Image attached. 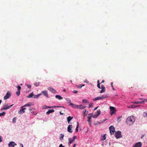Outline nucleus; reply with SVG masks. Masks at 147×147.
<instances>
[{"instance_id":"obj_1","label":"nucleus","mask_w":147,"mask_h":147,"mask_svg":"<svg viewBox=\"0 0 147 147\" xmlns=\"http://www.w3.org/2000/svg\"><path fill=\"white\" fill-rule=\"evenodd\" d=\"M135 118L133 116H131L128 117L126 121V123L129 125H132L135 121Z\"/></svg>"},{"instance_id":"obj_2","label":"nucleus","mask_w":147,"mask_h":147,"mask_svg":"<svg viewBox=\"0 0 147 147\" xmlns=\"http://www.w3.org/2000/svg\"><path fill=\"white\" fill-rule=\"evenodd\" d=\"M110 113L111 115L115 113L116 111V109L113 107L110 106Z\"/></svg>"},{"instance_id":"obj_3","label":"nucleus","mask_w":147,"mask_h":147,"mask_svg":"<svg viewBox=\"0 0 147 147\" xmlns=\"http://www.w3.org/2000/svg\"><path fill=\"white\" fill-rule=\"evenodd\" d=\"M13 104L8 106L7 105H4L3 106L2 108L1 109L2 110H5L9 109L11 108L13 105Z\"/></svg>"},{"instance_id":"obj_4","label":"nucleus","mask_w":147,"mask_h":147,"mask_svg":"<svg viewBox=\"0 0 147 147\" xmlns=\"http://www.w3.org/2000/svg\"><path fill=\"white\" fill-rule=\"evenodd\" d=\"M86 107L85 106H83L82 105H75L74 107L76 108L79 109H83Z\"/></svg>"},{"instance_id":"obj_5","label":"nucleus","mask_w":147,"mask_h":147,"mask_svg":"<svg viewBox=\"0 0 147 147\" xmlns=\"http://www.w3.org/2000/svg\"><path fill=\"white\" fill-rule=\"evenodd\" d=\"M109 129L111 135L113 134L115 131V129L114 126L111 125L109 127Z\"/></svg>"},{"instance_id":"obj_6","label":"nucleus","mask_w":147,"mask_h":147,"mask_svg":"<svg viewBox=\"0 0 147 147\" xmlns=\"http://www.w3.org/2000/svg\"><path fill=\"white\" fill-rule=\"evenodd\" d=\"M115 136L117 139H118L121 137V132L118 131L115 133Z\"/></svg>"},{"instance_id":"obj_7","label":"nucleus","mask_w":147,"mask_h":147,"mask_svg":"<svg viewBox=\"0 0 147 147\" xmlns=\"http://www.w3.org/2000/svg\"><path fill=\"white\" fill-rule=\"evenodd\" d=\"M100 113V110H98L97 112L95 113V114L93 116L94 118H96L97 117Z\"/></svg>"},{"instance_id":"obj_8","label":"nucleus","mask_w":147,"mask_h":147,"mask_svg":"<svg viewBox=\"0 0 147 147\" xmlns=\"http://www.w3.org/2000/svg\"><path fill=\"white\" fill-rule=\"evenodd\" d=\"M142 146L141 142H139L136 143L132 146V147H141Z\"/></svg>"},{"instance_id":"obj_9","label":"nucleus","mask_w":147,"mask_h":147,"mask_svg":"<svg viewBox=\"0 0 147 147\" xmlns=\"http://www.w3.org/2000/svg\"><path fill=\"white\" fill-rule=\"evenodd\" d=\"M66 99L67 102L69 103V105L72 106V107H74L75 104H72L71 102L70 99L69 98H67Z\"/></svg>"},{"instance_id":"obj_10","label":"nucleus","mask_w":147,"mask_h":147,"mask_svg":"<svg viewBox=\"0 0 147 147\" xmlns=\"http://www.w3.org/2000/svg\"><path fill=\"white\" fill-rule=\"evenodd\" d=\"M10 96V93L8 91L6 95L4 97V100H6Z\"/></svg>"},{"instance_id":"obj_11","label":"nucleus","mask_w":147,"mask_h":147,"mask_svg":"<svg viewBox=\"0 0 147 147\" xmlns=\"http://www.w3.org/2000/svg\"><path fill=\"white\" fill-rule=\"evenodd\" d=\"M21 109H20V111H18V113L19 114H21L22 113H24L25 112V110L26 109V108H23V107H21Z\"/></svg>"},{"instance_id":"obj_12","label":"nucleus","mask_w":147,"mask_h":147,"mask_svg":"<svg viewBox=\"0 0 147 147\" xmlns=\"http://www.w3.org/2000/svg\"><path fill=\"white\" fill-rule=\"evenodd\" d=\"M16 145V144L13 142H11L8 144L9 147H14V146Z\"/></svg>"},{"instance_id":"obj_13","label":"nucleus","mask_w":147,"mask_h":147,"mask_svg":"<svg viewBox=\"0 0 147 147\" xmlns=\"http://www.w3.org/2000/svg\"><path fill=\"white\" fill-rule=\"evenodd\" d=\"M72 125H69L67 127V131L69 133H72Z\"/></svg>"},{"instance_id":"obj_14","label":"nucleus","mask_w":147,"mask_h":147,"mask_svg":"<svg viewBox=\"0 0 147 147\" xmlns=\"http://www.w3.org/2000/svg\"><path fill=\"white\" fill-rule=\"evenodd\" d=\"M42 93L46 97L48 98L49 97L47 93V90H44L42 92Z\"/></svg>"},{"instance_id":"obj_15","label":"nucleus","mask_w":147,"mask_h":147,"mask_svg":"<svg viewBox=\"0 0 147 147\" xmlns=\"http://www.w3.org/2000/svg\"><path fill=\"white\" fill-rule=\"evenodd\" d=\"M48 90L51 92L54 93L56 92V90H54L52 87H50L48 88Z\"/></svg>"},{"instance_id":"obj_16","label":"nucleus","mask_w":147,"mask_h":147,"mask_svg":"<svg viewBox=\"0 0 147 147\" xmlns=\"http://www.w3.org/2000/svg\"><path fill=\"white\" fill-rule=\"evenodd\" d=\"M53 107H51V106H47L46 105H45L43 106H42V109H48V108H52Z\"/></svg>"},{"instance_id":"obj_17","label":"nucleus","mask_w":147,"mask_h":147,"mask_svg":"<svg viewBox=\"0 0 147 147\" xmlns=\"http://www.w3.org/2000/svg\"><path fill=\"white\" fill-rule=\"evenodd\" d=\"M73 118V117H71L70 116L68 117L67 118V119L68 123V124L70 123H69L70 121Z\"/></svg>"},{"instance_id":"obj_18","label":"nucleus","mask_w":147,"mask_h":147,"mask_svg":"<svg viewBox=\"0 0 147 147\" xmlns=\"http://www.w3.org/2000/svg\"><path fill=\"white\" fill-rule=\"evenodd\" d=\"M132 103L136 104H144V101H135L132 102Z\"/></svg>"},{"instance_id":"obj_19","label":"nucleus","mask_w":147,"mask_h":147,"mask_svg":"<svg viewBox=\"0 0 147 147\" xmlns=\"http://www.w3.org/2000/svg\"><path fill=\"white\" fill-rule=\"evenodd\" d=\"M54 111H55L53 109H49L48 110V111L47 112L46 114H49L51 113H52L53 112H54Z\"/></svg>"},{"instance_id":"obj_20","label":"nucleus","mask_w":147,"mask_h":147,"mask_svg":"<svg viewBox=\"0 0 147 147\" xmlns=\"http://www.w3.org/2000/svg\"><path fill=\"white\" fill-rule=\"evenodd\" d=\"M139 106H140V105L135 106L134 105H130L129 106H127L129 108H134L137 107H139Z\"/></svg>"},{"instance_id":"obj_21","label":"nucleus","mask_w":147,"mask_h":147,"mask_svg":"<svg viewBox=\"0 0 147 147\" xmlns=\"http://www.w3.org/2000/svg\"><path fill=\"white\" fill-rule=\"evenodd\" d=\"M42 94L41 93L37 95H33V98H37L38 97H39L40 95H41Z\"/></svg>"},{"instance_id":"obj_22","label":"nucleus","mask_w":147,"mask_h":147,"mask_svg":"<svg viewBox=\"0 0 147 147\" xmlns=\"http://www.w3.org/2000/svg\"><path fill=\"white\" fill-rule=\"evenodd\" d=\"M101 99V97L100 96H98L94 98L93 99V100L94 101H96L97 100H100Z\"/></svg>"},{"instance_id":"obj_23","label":"nucleus","mask_w":147,"mask_h":147,"mask_svg":"<svg viewBox=\"0 0 147 147\" xmlns=\"http://www.w3.org/2000/svg\"><path fill=\"white\" fill-rule=\"evenodd\" d=\"M55 97L59 100H61L63 99V98L61 96L59 95H56L55 96Z\"/></svg>"},{"instance_id":"obj_24","label":"nucleus","mask_w":147,"mask_h":147,"mask_svg":"<svg viewBox=\"0 0 147 147\" xmlns=\"http://www.w3.org/2000/svg\"><path fill=\"white\" fill-rule=\"evenodd\" d=\"M88 120L87 121L88 122V123L90 124V126L91 125V117H89V116L88 117Z\"/></svg>"},{"instance_id":"obj_25","label":"nucleus","mask_w":147,"mask_h":147,"mask_svg":"<svg viewBox=\"0 0 147 147\" xmlns=\"http://www.w3.org/2000/svg\"><path fill=\"white\" fill-rule=\"evenodd\" d=\"M109 96V95L108 94H105L102 96V99H105L108 97Z\"/></svg>"},{"instance_id":"obj_26","label":"nucleus","mask_w":147,"mask_h":147,"mask_svg":"<svg viewBox=\"0 0 147 147\" xmlns=\"http://www.w3.org/2000/svg\"><path fill=\"white\" fill-rule=\"evenodd\" d=\"M88 111L86 110H85V111H84V114L83 115L84 116H86L87 115H88Z\"/></svg>"},{"instance_id":"obj_27","label":"nucleus","mask_w":147,"mask_h":147,"mask_svg":"<svg viewBox=\"0 0 147 147\" xmlns=\"http://www.w3.org/2000/svg\"><path fill=\"white\" fill-rule=\"evenodd\" d=\"M105 91V89L103 85H102V93L103 92Z\"/></svg>"},{"instance_id":"obj_28","label":"nucleus","mask_w":147,"mask_h":147,"mask_svg":"<svg viewBox=\"0 0 147 147\" xmlns=\"http://www.w3.org/2000/svg\"><path fill=\"white\" fill-rule=\"evenodd\" d=\"M33 108H32V107H31L30 108V112L34 114V115H36V113L35 114L34 112V111H33Z\"/></svg>"},{"instance_id":"obj_29","label":"nucleus","mask_w":147,"mask_h":147,"mask_svg":"<svg viewBox=\"0 0 147 147\" xmlns=\"http://www.w3.org/2000/svg\"><path fill=\"white\" fill-rule=\"evenodd\" d=\"M33 92L30 93L27 97V98H30L32 97H33Z\"/></svg>"},{"instance_id":"obj_30","label":"nucleus","mask_w":147,"mask_h":147,"mask_svg":"<svg viewBox=\"0 0 147 147\" xmlns=\"http://www.w3.org/2000/svg\"><path fill=\"white\" fill-rule=\"evenodd\" d=\"M69 144H71L74 141L73 139H71V138H69Z\"/></svg>"},{"instance_id":"obj_31","label":"nucleus","mask_w":147,"mask_h":147,"mask_svg":"<svg viewBox=\"0 0 147 147\" xmlns=\"http://www.w3.org/2000/svg\"><path fill=\"white\" fill-rule=\"evenodd\" d=\"M64 136V135L63 134H61L60 135L59 138L60 140H63V137Z\"/></svg>"},{"instance_id":"obj_32","label":"nucleus","mask_w":147,"mask_h":147,"mask_svg":"<svg viewBox=\"0 0 147 147\" xmlns=\"http://www.w3.org/2000/svg\"><path fill=\"white\" fill-rule=\"evenodd\" d=\"M85 86L84 84H80L79 86H76L79 88H81L82 86Z\"/></svg>"},{"instance_id":"obj_33","label":"nucleus","mask_w":147,"mask_h":147,"mask_svg":"<svg viewBox=\"0 0 147 147\" xmlns=\"http://www.w3.org/2000/svg\"><path fill=\"white\" fill-rule=\"evenodd\" d=\"M106 134H105L103 136L102 138V140H105L106 139Z\"/></svg>"},{"instance_id":"obj_34","label":"nucleus","mask_w":147,"mask_h":147,"mask_svg":"<svg viewBox=\"0 0 147 147\" xmlns=\"http://www.w3.org/2000/svg\"><path fill=\"white\" fill-rule=\"evenodd\" d=\"M82 102L83 103H88V100L85 99H84L83 100Z\"/></svg>"},{"instance_id":"obj_35","label":"nucleus","mask_w":147,"mask_h":147,"mask_svg":"<svg viewBox=\"0 0 147 147\" xmlns=\"http://www.w3.org/2000/svg\"><path fill=\"white\" fill-rule=\"evenodd\" d=\"M99 81L98 80L97 81V87L100 89V83H99Z\"/></svg>"},{"instance_id":"obj_36","label":"nucleus","mask_w":147,"mask_h":147,"mask_svg":"<svg viewBox=\"0 0 147 147\" xmlns=\"http://www.w3.org/2000/svg\"><path fill=\"white\" fill-rule=\"evenodd\" d=\"M34 85L36 86H38L39 85V82H36L34 83Z\"/></svg>"},{"instance_id":"obj_37","label":"nucleus","mask_w":147,"mask_h":147,"mask_svg":"<svg viewBox=\"0 0 147 147\" xmlns=\"http://www.w3.org/2000/svg\"><path fill=\"white\" fill-rule=\"evenodd\" d=\"M5 114V113L4 112H3L2 113H0V117L4 115Z\"/></svg>"},{"instance_id":"obj_38","label":"nucleus","mask_w":147,"mask_h":147,"mask_svg":"<svg viewBox=\"0 0 147 147\" xmlns=\"http://www.w3.org/2000/svg\"><path fill=\"white\" fill-rule=\"evenodd\" d=\"M78 125H77V127H76V131L77 132H78Z\"/></svg>"},{"instance_id":"obj_39","label":"nucleus","mask_w":147,"mask_h":147,"mask_svg":"<svg viewBox=\"0 0 147 147\" xmlns=\"http://www.w3.org/2000/svg\"><path fill=\"white\" fill-rule=\"evenodd\" d=\"M30 105H29L28 104H27L25 105H24V106H22V107H26L27 106L29 107V106H30Z\"/></svg>"},{"instance_id":"obj_40","label":"nucleus","mask_w":147,"mask_h":147,"mask_svg":"<svg viewBox=\"0 0 147 147\" xmlns=\"http://www.w3.org/2000/svg\"><path fill=\"white\" fill-rule=\"evenodd\" d=\"M16 119L15 117L13 118L12 119V122L13 123L16 122Z\"/></svg>"},{"instance_id":"obj_41","label":"nucleus","mask_w":147,"mask_h":147,"mask_svg":"<svg viewBox=\"0 0 147 147\" xmlns=\"http://www.w3.org/2000/svg\"><path fill=\"white\" fill-rule=\"evenodd\" d=\"M139 99L141 100H142V101H144V102H147V99H144L143 98H140Z\"/></svg>"},{"instance_id":"obj_42","label":"nucleus","mask_w":147,"mask_h":147,"mask_svg":"<svg viewBox=\"0 0 147 147\" xmlns=\"http://www.w3.org/2000/svg\"><path fill=\"white\" fill-rule=\"evenodd\" d=\"M20 94V91H18L16 92V94L18 96H19Z\"/></svg>"},{"instance_id":"obj_43","label":"nucleus","mask_w":147,"mask_h":147,"mask_svg":"<svg viewBox=\"0 0 147 147\" xmlns=\"http://www.w3.org/2000/svg\"><path fill=\"white\" fill-rule=\"evenodd\" d=\"M93 113H90L88 114V116L89 117H91V118L92 117H93Z\"/></svg>"},{"instance_id":"obj_44","label":"nucleus","mask_w":147,"mask_h":147,"mask_svg":"<svg viewBox=\"0 0 147 147\" xmlns=\"http://www.w3.org/2000/svg\"><path fill=\"white\" fill-rule=\"evenodd\" d=\"M52 107H53V108L59 107H63V108H65L64 107H63V106L59 107L58 106H53Z\"/></svg>"},{"instance_id":"obj_45","label":"nucleus","mask_w":147,"mask_h":147,"mask_svg":"<svg viewBox=\"0 0 147 147\" xmlns=\"http://www.w3.org/2000/svg\"><path fill=\"white\" fill-rule=\"evenodd\" d=\"M18 90L20 91V90L21 89V87L20 86H18Z\"/></svg>"},{"instance_id":"obj_46","label":"nucleus","mask_w":147,"mask_h":147,"mask_svg":"<svg viewBox=\"0 0 147 147\" xmlns=\"http://www.w3.org/2000/svg\"><path fill=\"white\" fill-rule=\"evenodd\" d=\"M27 87L29 89H30L31 88V86L29 84H27L26 85Z\"/></svg>"},{"instance_id":"obj_47","label":"nucleus","mask_w":147,"mask_h":147,"mask_svg":"<svg viewBox=\"0 0 147 147\" xmlns=\"http://www.w3.org/2000/svg\"><path fill=\"white\" fill-rule=\"evenodd\" d=\"M93 107V106L92 105V103H90L89 104V108H92Z\"/></svg>"},{"instance_id":"obj_48","label":"nucleus","mask_w":147,"mask_h":147,"mask_svg":"<svg viewBox=\"0 0 147 147\" xmlns=\"http://www.w3.org/2000/svg\"><path fill=\"white\" fill-rule=\"evenodd\" d=\"M73 92L74 93L76 94V93H77L78 92V91L74 90L73 91Z\"/></svg>"},{"instance_id":"obj_49","label":"nucleus","mask_w":147,"mask_h":147,"mask_svg":"<svg viewBox=\"0 0 147 147\" xmlns=\"http://www.w3.org/2000/svg\"><path fill=\"white\" fill-rule=\"evenodd\" d=\"M59 147H65V146H63L62 144H61L59 145Z\"/></svg>"},{"instance_id":"obj_50","label":"nucleus","mask_w":147,"mask_h":147,"mask_svg":"<svg viewBox=\"0 0 147 147\" xmlns=\"http://www.w3.org/2000/svg\"><path fill=\"white\" fill-rule=\"evenodd\" d=\"M77 138V137L76 136H74L73 138V140H75Z\"/></svg>"},{"instance_id":"obj_51","label":"nucleus","mask_w":147,"mask_h":147,"mask_svg":"<svg viewBox=\"0 0 147 147\" xmlns=\"http://www.w3.org/2000/svg\"><path fill=\"white\" fill-rule=\"evenodd\" d=\"M107 119H106L102 120V123L104 122L106 120H107Z\"/></svg>"},{"instance_id":"obj_52","label":"nucleus","mask_w":147,"mask_h":147,"mask_svg":"<svg viewBox=\"0 0 147 147\" xmlns=\"http://www.w3.org/2000/svg\"><path fill=\"white\" fill-rule=\"evenodd\" d=\"M2 141V139L1 138V136H0V142H1Z\"/></svg>"},{"instance_id":"obj_53","label":"nucleus","mask_w":147,"mask_h":147,"mask_svg":"<svg viewBox=\"0 0 147 147\" xmlns=\"http://www.w3.org/2000/svg\"><path fill=\"white\" fill-rule=\"evenodd\" d=\"M20 146H21V147H23V145L22 144H20Z\"/></svg>"},{"instance_id":"obj_54","label":"nucleus","mask_w":147,"mask_h":147,"mask_svg":"<svg viewBox=\"0 0 147 147\" xmlns=\"http://www.w3.org/2000/svg\"><path fill=\"white\" fill-rule=\"evenodd\" d=\"M60 114L61 115H62L63 114V113H61V111L60 112Z\"/></svg>"},{"instance_id":"obj_55","label":"nucleus","mask_w":147,"mask_h":147,"mask_svg":"<svg viewBox=\"0 0 147 147\" xmlns=\"http://www.w3.org/2000/svg\"><path fill=\"white\" fill-rule=\"evenodd\" d=\"M111 87L113 88V83H111Z\"/></svg>"},{"instance_id":"obj_56","label":"nucleus","mask_w":147,"mask_h":147,"mask_svg":"<svg viewBox=\"0 0 147 147\" xmlns=\"http://www.w3.org/2000/svg\"><path fill=\"white\" fill-rule=\"evenodd\" d=\"M144 135H142V136L141 137V138L142 139L144 137Z\"/></svg>"},{"instance_id":"obj_57","label":"nucleus","mask_w":147,"mask_h":147,"mask_svg":"<svg viewBox=\"0 0 147 147\" xmlns=\"http://www.w3.org/2000/svg\"><path fill=\"white\" fill-rule=\"evenodd\" d=\"M84 82H86V83H88L89 82L87 80H86V81H85Z\"/></svg>"},{"instance_id":"obj_58","label":"nucleus","mask_w":147,"mask_h":147,"mask_svg":"<svg viewBox=\"0 0 147 147\" xmlns=\"http://www.w3.org/2000/svg\"><path fill=\"white\" fill-rule=\"evenodd\" d=\"M120 118H118V120H117V121H119H119H120Z\"/></svg>"},{"instance_id":"obj_59","label":"nucleus","mask_w":147,"mask_h":147,"mask_svg":"<svg viewBox=\"0 0 147 147\" xmlns=\"http://www.w3.org/2000/svg\"><path fill=\"white\" fill-rule=\"evenodd\" d=\"M98 107H96V108H95L94 109V110H96V109H97V108H98Z\"/></svg>"},{"instance_id":"obj_60","label":"nucleus","mask_w":147,"mask_h":147,"mask_svg":"<svg viewBox=\"0 0 147 147\" xmlns=\"http://www.w3.org/2000/svg\"><path fill=\"white\" fill-rule=\"evenodd\" d=\"M76 146V144H75L74 145V146H73V147H75Z\"/></svg>"},{"instance_id":"obj_61","label":"nucleus","mask_w":147,"mask_h":147,"mask_svg":"<svg viewBox=\"0 0 147 147\" xmlns=\"http://www.w3.org/2000/svg\"><path fill=\"white\" fill-rule=\"evenodd\" d=\"M104 82V80H102V83H103Z\"/></svg>"},{"instance_id":"obj_62","label":"nucleus","mask_w":147,"mask_h":147,"mask_svg":"<svg viewBox=\"0 0 147 147\" xmlns=\"http://www.w3.org/2000/svg\"><path fill=\"white\" fill-rule=\"evenodd\" d=\"M2 102V100H0V104Z\"/></svg>"},{"instance_id":"obj_63","label":"nucleus","mask_w":147,"mask_h":147,"mask_svg":"<svg viewBox=\"0 0 147 147\" xmlns=\"http://www.w3.org/2000/svg\"><path fill=\"white\" fill-rule=\"evenodd\" d=\"M113 90H115V89H114V88L113 87Z\"/></svg>"},{"instance_id":"obj_64","label":"nucleus","mask_w":147,"mask_h":147,"mask_svg":"<svg viewBox=\"0 0 147 147\" xmlns=\"http://www.w3.org/2000/svg\"><path fill=\"white\" fill-rule=\"evenodd\" d=\"M100 92L101 93V91H100Z\"/></svg>"}]
</instances>
